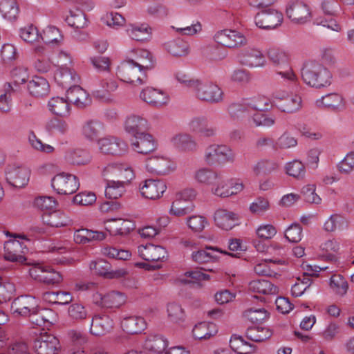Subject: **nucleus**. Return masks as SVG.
<instances>
[{"mask_svg": "<svg viewBox=\"0 0 354 354\" xmlns=\"http://www.w3.org/2000/svg\"><path fill=\"white\" fill-rule=\"evenodd\" d=\"M166 190V183L159 179H147L140 186L141 195L151 200L160 198Z\"/></svg>", "mask_w": 354, "mask_h": 354, "instance_id": "4be33fe9", "label": "nucleus"}, {"mask_svg": "<svg viewBox=\"0 0 354 354\" xmlns=\"http://www.w3.org/2000/svg\"><path fill=\"white\" fill-rule=\"evenodd\" d=\"M43 299L53 304L66 305L72 301L73 296L66 291L46 292L43 295Z\"/></svg>", "mask_w": 354, "mask_h": 354, "instance_id": "5fc2aeb1", "label": "nucleus"}, {"mask_svg": "<svg viewBox=\"0 0 354 354\" xmlns=\"http://www.w3.org/2000/svg\"><path fill=\"white\" fill-rule=\"evenodd\" d=\"M100 89L93 92L94 97L104 102H112L113 97L111 93L118 88L117 81L112 77L102 79L100 82Z\"/></svg>", "mask_w": 354, "mask_h": 354, "instance_id": "473e14b6", "label": "nucleus"}, {"mask_svg": "<svg viewBox=\"0 0 354 354\" xmlns=\"http://www.w3.org/2000/svg\"><path fill=\"white\" fill-rule=\"evenodd\" d=\"M188 127L191 131L205 138L214 137L217 134V128L208 125V120L203 115L192 118L188 122Z\"/></svg>", "mask_w": 354, "mask_h": 354, "instance_id": "bb28decb", "label": "nucleus"}, {"mask_svg": "<svg viewBox=\"0 0 354 354\" xmlns=\"http://www.w3.org/2000/svg\"><path fill=\"white\" fill-rule=\"evenodd\" d=\"M88 266L93 274L102 276L106 279H120L125 277L128 274L127 271L122 268L111 270V265L103 259L91 261Z\"/></svg>", "mask_w": 354, "mask_h": 354, "instance_id": "dca6fc26", "label": "nucleus"}, {"mask_svg": "<svg viewBox=\"0 0 354 354\" xmlns=\"http://www.w3.org/2000/svg\"><path fill=\"white\" fill-rule=\"evenodd\" d=\"M281 12L273 8H268L259 12L254 21L257 26L262 29H274L280 26L283 21Z\"/></svg>", "mask_w": 354, "mask_h": 354, "instance_id": "aec40b11", "label": "nucleus"}, {"mask_svg": "<svg viewBox=\"0 0 354 354\" xmlns=\"http://www.w3.org/2000/svg\"><path fill=\"white\" fill-rule=\"evenodd\" d=\"M106 230L111 235L125 236L135 229V223L129 219L121 218L108 219L105 222Z\"/></svg>", "mask_w": 354, "mask_h": 354, "instance_id": "cd10ccee", "label": "nucleus"}, {"mask_svg": "<svg viewBox=\"0 0 354 354\" xmlns=\"http://www.w3.org/2000/svg\"><path fill=\"white\" fill-rule=\"evenodd\" d=\"M167 317L174 324H181L185 320V313L182 306L176 302H170L167 305Z\"/></svg>", "mask_w": 354, "mask_h": 354, "instance_id": "e2e57ef3", "label": "nucleus"}, {"mask_svg": "<svg viewBox=\"0 0 354 354\" xmlns=\"http://www.w3.org/2000/svg\"><path fill=\"white\" fill-rule=\"evenodd\" d=\"M165 49L174 56H184L188 54L189 44L181 39L170 40L165 44Z\"/></svg>", "mask_w": 354, "mask_h": 354, "instance_id": "4d7b16f0", "label": "nucleus"}, {"mask_svg": "<svg viewBox=\"0 0 354 354\" xmlns=\"http://www.w3.org/2000/svg\"><path fill=\"white\" fill-rule=\"evenodd\" d=\"M34 68L41 73H46L52 68V62L46 56V48L44 44H37L32 49Z\"/></svg>", "mask_w": 354, "mask_h": 354, "instance_id": "2f4dec72", "label": "nucleus"}, {"mask_svg": "<svg viewBox=\"0 0 354 354\" xmlns=\"http://www.w3.org/2000/svg\"><path fill=\"white\" fill-rule=\"evenodd\" d=\"M136 62L144 71L151 68L155 60L151 52L146 49H136L134 50Z\"/></svg>", "mask_w": 354, "mask_h": 354, "instance_id": "774afa93", "label": "nucleus"}, {"mask_svg": "<svg viewBox=\"0 0 354 354\" xmlns=\"http://www.w3.org/2000/svg\"><path fill=\"white\" fill-rule=\"evenodd\" d=\"M206 249L208 250H201L192 254V260L198 263H205L209 262H216L218 260V254H229L225 251H223L217 248L207 247ZM232 257H237L230 254Z\"/></svg>", "mask_w": 354, "mask_h": 354, "instance_id": "a19ab883", "label": "nucleus"}, {"mask_svg": "<svg viewBox=\"0 0 354 354\" xmlns=\"http://www.w3.org/2000/svg\"><path fill=\"white\" fill-rule=\"evenodd\" d=\"M101 176L106 181L131 182L135 174L131 166L124 162H110L101 169Z\"/></svg>", "mask_w": 354, "mask_h": 354, "instance_id": "20e7f679", "label": "nucleus"}, {"mask_svg": "<svg viewBox=\"0 0 354 354\" xmlns=\"http://www.w3.org/2000/svg\"><path fill=\"white\" fill-rule=\"evenodd\" d=\"M301 76L307 86L317 89L330 86L333 77L326 66L315 60H308L304 63L301 68Z\"/></svg>", "mask_w": 354, "mask_h": 354, "instance_id": "f257e3e1", "label": "nucleus"}, {"mask_svg": "<svg viewBox=\"0 0 354 354\" xmlns=\"http://www.w3.org/2000/svg\"><path fill=\"white\" fill-rule=\"evenodd\" d=\"M138 254L147 261H164L167 257V252L161 245L147 243L138 247Z\"/></svg>", "mask_w": 354, "mask_h": 354, "instance_id": "b1692460", "label": "nucleus"}, {"mask_svg": "<svg viewBox=\"0 0 354 354\" xmlns=\"http://www.w3.org/2000/svg\"><path fill=\"white\" fill-rule=\"evenodd\" d=\"M214 41L219 46L236 49L245 46L248 43L247 37L241 32L234 29H223L214 35Z\"/></svg>", "mask_w": 354, "mask_h": 354, "instance_id": "9d476101", "label": "nucleus"}, {"mask_svg": "<svg viewBox=\"0 0 354 354\" xmlns=\"http://www.w3.org/2000/svg\"><path fill=\"white\" fill-rule=\"evenodd\" d=\"M30 93L35 97H43L48 94L50 85L48 82L42 77L35 76L28 84Z\"/></svg>", "mask_w": 354, "mask_h": 354, "instance_id": "8fccbe9b", "label": "nucleus"}, {"mask_svg": "<svg viewBox=\"0 0 354 354\" xmlns=\"http://www.w3.org/2000/svg\"><path fill=\"white\" fill-rule=\"evenodd\" d=\"M194 93L198 100L212 104L220 103L224 100L222 88L216 83L208 80L199 79Z\"/></svg>", "mask_w": 354, "mask_h": 354, "instance_id": "6e6552de", "label": "nucleus"}, {"mask_svg": "<svg viewBox=\"0 0 354 354\" xmlns=\"http://www.w3.org/2000/svg\"><path fill=\"white\" fill-rule=\"evenodd\" d=\"M168 346L167 339L162 335L150 334L144 343V348L153 353H162Z\"/></svg>", "mask_w": 354, "mask_h": 354, "instance_id": "de8ad7c7", "label": "nucleus"}, {"mask_svg": "<svg viewBox=\"0 0 354 354\" xmlns=\"http://www.w3.org/2000/svg\"><path fill=\"white\" fill-rule=\"evenodd\" d=\"M267 54L270 62L275 66H282L288 64L290 61L288 52L279 48H270L268 49Z\"/></svg>", "mask_w": 354, "mask_h": 354, "instance_id": "0e129e2a", "label": "nucleus"}, {"mask_svg": "<svg viewBox=\"0 0 354 354\" xmlns=\"http://www.w3.org/2000/svg\"><path fill=\"white\" fill-rule=\"evenodd\" d=\"M140 98L151 106L158 109L167 106L170 101L169 95L166 91L151 86L141 91Z\"/></svg>", "mask_w": 354, "mask_h": 354, "instance_id": "f3484780", "label": "nucleus"}, {"mask_svg": "<svg viewBox=\"0 0 354 354\" xmlns=\"http://www.w3.org/2000/svg\"><path fill=\"white\" fill-rule=\"evenodd\" d=\"M127 297L122 292L111 291L105 295L95 292L93 295V303L102 308H118L126 302Z\"/></svg>", "mask_w": 354, "mask_h": 354, "instance_id": "6ab92c4d", "label": "nucleus"}, {"mask_svg": "<svg viewBox=\"0 0 354 354\" xmlns=\"http://www.w3.org/2000/svg\"><path fill=\"white\" fill-rule=\"evenodd\" d=\"M125 31L131 39L138 41L149 40L152 33L151 28L146 23L129 24Z\"/></svg>", "mask_w": 354, "mask_h": 354, "instance_id": "e433bc0d", "label": "nucleus"}, {"mask_svg": "<svg viewBox=\"0 0 354 354\" xmlns=\"http://www.w3.org/2000/svg\"><path fill=\"white\" fill-rule=\"evenodd\" d=\"M15 91L11 83H6L0 88V111L8 113L12 108L11 95Z\"/></svg>", "mask_w": 354, "mask_h": 354, "instance_id": "bf43d9fd", "label": "nucleus"}, {"mask_svg": "<svg viewBox=\"0 0 354 354\" xmlns=\"http://www.w3.org/2000/svg\"><path fill=\"white\" fill-rule=\"evenodd\" d=\"M27 241L24 236H15L4 243V258L10 261L23 263L26 261L24 257L28 251L25 244Z\"/></svg>", "mask_w": 354, "mask_h": 354, "instance_id": "ddd939ff", "label": "nucleus"}, {"mask_svg": "<svg viewBox=\"0 0 354 354\" xmlns=\"http://www.w3.org/2000/svg\"><path fill=\"white\" fill-rule=\"evenodd\" d=\"M131 147L138 153L147 154L157 149V144L152 135L145 132L133 136Z\"/></svg>", "mask_w": 354, "mask_h": 354, "instance_id": "a878e982", "label": "nucleus"}, {"mask_svg": "<svg viewBox=\"0 0 354 354\" xmlns=\"http://www.w3.org/2000/svg\"><path fill=\"white\" fill-rule=\"evenodd\" d=\"M48 107L53 114L61 118H66L71 113V105L66 97H51L48 102Z\"/></svg>", "mask_w": 354, "mask_h": 354, "instance_id": "c03bdc74", "label": "nucleus"}, {"mask_svg": "<svg viewBox=\"0 0 354 354\" xmlns=\"http://www.w3.org/2000/svg\"><path fill=\"white\" fill-rule=\"evenodd\" d=\"M33 347L37 354H57L60 344L55 335L45 333L35 339Z\"/></svg>", "mask_w": 354, "mask_h": 354, "instance_id": "412c9836", "label": "nucleus"}, {"mask_svg": "<svg viewBox=\"0 0 354 354\" xmlns=\"http://www.w3.org/2000/svg\"><path fill=\"white\" fill-rule=\"evenodd\" d=\"M144 318L138 316L124 317L121 320V328L128 334H137L141 333L146 328Z\"/></svg>", "mask_w": 354, "mask_h": 354, "instance_id": "a18cd8bd", "label": "nucleus"}, {"mask_svg": "<svg viewBox=\"0 0 354 354\" xmlns=\"http://www.w3.org/2000/svg\"><path fill=\"white\" fill-rule=\"evenodd\" d=\"M105 239V234L100 231H93L81 228L74 232L73 240L77 244H86L93 241H101Z\"/></svg>", "mask_w": 354, "mask_h": 354, "instance_id": "49530a36", "label": "nucleus"}, {"mask_svg": "<svg viewBox=\"0 0 354 354\" xmlns=\"http://www.w3.org/2000/svg\"><path fill=\"white\" fill-rule=\"evenodd\" d=\"M66 98L78 108H84L91 102L87 92L77 84L67 90Z\"/></svg>", "mask_w": 354, "mask_h": 354, "instance_id": "79ce46f5", "label": "nucleus"}, {"mask_svg": "<svg viewBox=\"0 0 354 354\" xmlns=\"http://www.w3.org/2000/svg\"><path fill=\"white\" fill-rule=\"evenodd\" d=\"M19 14V8L15 0H1L0 15L6 20L15 21Z\"/></svg>", "mask_w": 354, "mask_h": 354, "instance_id": "3c124183", "label": "nucleus"}, {"mask_svg": "<svg viewBox=\"0 0 354 354\" xmlns=\"http://www.w3.org/2000/svg\"><path fill=\"white\" fill-rule=\"evenodd\" d=\"M104 131V124L97 119L86 120L82 125L81 134L90 142L96 141L99 136Z\"/></svg>", "mask_w": 354, "mask_h": 354, "instance_id": "f704fd0d", "label": "nucleus"}, {"mask_svg": "<svg viewBox=\"0 0 354 354\" xmlns=\"http://www.w3.org/2000/svg\"><path fill=\"white\" fill-rule=\"evenodd\" d=\"M231 348L239 354H250L255 351L254 344L244 340L242 337L233 335L230 340Z\"/></svg>", "mask_w": 354, "mask_h": 354, "instance_id": "052dcab7", "label": "nucleus"}, {"mask_svg": "<svg viewBox=\"0 0 354 354\" xmlns=\"http://www.w3.org/2000/svg\"><path fill=\"white\" fill-rule=\"evenodd\" d=\"M218 332L216 325L213 322H203L196 324L192 330V335L197 339H207Z\"/></svg>", "mask_w": 354, "mask_h": 354, "instance_id": "09e8293b", "label": "nucleus"}, {"mask_svg": "<svg viewBox=\"0 0 354 354\" xmlns=\"http://www.w3.org/2000/svg\"><path fill=\"white\" fill-rule=\"evenodd\" d=\"M114 326V322L106 314H95L91 320L90 333L95 336L104 335L109 333Z\"/></svg>", "mask_w": 354, "mask_h": 354, "instance_id": "c85d7f7f", "label": "nucleus"}, {"mask_svg": "<svg viewBox=\"0 0 354 354\" xmlns=\"http://www.w3.org/2000/svg\"><path fill=\"white\" fill-rule=\"evenodd\" d=\"M6 179L7 183L16 188H24L28 185L31 170L24 165L13 163L6 167Z\"/></svg>", "mask_w": 354, "mask_h": 354, "instance_id": "f8f14e48", "label": "nucleus"}, {"mask_svg": "<svg viewBox=\"0 0 354 354\" xmlns=\"http://www.w3.org/2000/svg\"><path fill=\"white\" fill-rule=\"evenodd\" d=\"M256 111L248 118V124L251 127L269 129L276 123V117L272 114Z\"/></svg>", "mask_w": 354, "mask_h": 354, "instance_id": "37998d69", "label": "nucleus"}, {"mask_svg": "<svg viewBox=\"0 0 354 354\" xmlns=\"http://www.w3.org/2000/svg\"><path fill=\"white\" fill-rule=\"evenodd\" d=\"M42 221L44 224L52 227H66L72 223V220L70 217L61 210H55L44 214Z\"/></svg>", "mask_w": 354, "mask_h": 354, "instance_id": "58836bf2", "label": "nucleus"}, {"mask_svg": "<svg viewBox=\"0 0 354 354\" xmlns=\"http://www.w3.org/2000/svg\"><path fill=\"white\" fill-rule=\"evenodd\" d=\"M19 34L21 39L28 44H37L41 41V34L37 28L32 24L21 28Z\"/></svg>", "mask_w": 354, "mask_h": 354, "instance_id": "680f3d73", "label": "nucleus"}, {"mask_svg": "<svg viewBox=\"0 0 354 354\" xmlns=\"http://www.w3.org/2000/svg\"><path fill=\"white\" fill-rule=\"evenodd\" d=\"M41 34V41L47 45L59 46L63 43L64 36L59 29L54 26H48Z\"/></svg>", "mask_w": 354, "mask_h": 354, "instance_id": "864d4df0", "label": "nucleus"}, {"mask_svg": "<svg viewBox=\"0 0 354 354\" xmlns=\"http://www.w3.org/2000/svg\"><path fill=\"white\" fill-rule=\"evenodd\" d=\"M214 221L219 228L230 230L237 225L239 216L234 212L226 209H218L214 214Z\"/></svg>", "mask_w": 354, "mask_h": 354, "instance_id": "7c9ffc66", "label": "nucleus"}, {"mask_svg": "<svg viewBox=\"0 0 354 354\" xmlns=\"http://www.w3.org/2000/svg\"><path fill=\"white\" fill-rule=\"evenodd\" d=\"M171 145L179 152L194 153L198 149L195 138L188 133H178L171 138Z\"/></svg>", "mask_w": 354, "mask_h": 354, "instance_id": "393cba45", "label": "nucleus"}, {"mask_svg": "<svg viewBox=\"0 0 354 354\" xmlns=\"http://www.w3.org/2000/svg\"><path fill=\"white\" fill-rule=\"evenodd\" d=\"M276 107L281 112L295 113L299 111L303 106L302 97L299 94H283L277 93L274 95Z\"/></svg>", "mask_w": 354, "mask_h": 354, "instance_id": "2eb2a0df", "label": "nucleus"}, {"mask_svg": "<svg viewBox=\"0 0 354 354\" xmlns=\"http://www.w3.org/2000/svg\"><path fill=\"white\" fill-rule=\"evenodd\" d=\"M348 225V221L344 216L339 214H333L324 223V227L327 232H334L336 230L346 229Z\"/></svg>", "mask_w": 354, "mask_h": 354, "instance_id": "338daca9", "label": "nucleus"}, {"mask_svg": "<svg viewBox=\"0 0 354 354\" xmlns=\"http://www.w3.org/2000/svg\"><path fill=\"white\" fill-rule=\"evenodd\" d=\"M145 168L151 174L167 176L176 171L177 164L169 157L157 154L146 159Z\"/></svg>", "mask_w": 354, "mask_h": 354, "instance_id": "1a4fd4ad", "label": "nucleus"}, {"mask_svg": "<svg viewBox=\"0 0 354 354\" xmlns=\"http://www.w3.org/2000/svg\"><path fill=\"white\" fill-rule=\"evenodd\" d=\"M56 83L63 88H71L77 84L80 77L74 68H58L54 75Z\"/></svg>", "mask_w": 354, "mask_h": 354, "instance_id": "c756f323", "label": "nucleus"}, {"mask_svg": "<svg viewBox=\"0 0 354 354\" xmlns=\"http://www.w3.org/2000/svg\"><path fill=\"white\" fill-rule=\"evenodd\" d=\"M65 161L72 165H86L91 162L92 156L91 153L82 148L68 149L64 154Z\"/></svg>", "mask_w": 354, "mask_h": 354, "instance_id": "c9c22d12", "label": "nucleus"}, {"mask_svg": "<svg viewBox=\"0 0 354 354\" xmlns=\"http://www.w3.org/2000/svg\"><path fill=\"white\" fill-rule=\"evenodd\" d=\"M268 99L259 97L243 99L239 102L231 103L227 109L230 118L234 121L248 123V118L251 115L250 111H263L269 106Z\"/></svg>", "mask_w": 354, "mask_h": 354, "instance_id": "f03ea898", "label": "nucleus"}, {"mask_svg": "<svg viewBox=\"0 0 354 354\" xmlns=\"http://www.w3.org/2000/svg\"><path fill=\"white\" fill-rule=\"evenodd\" d=\"M66 21L68 26L74 28H84L88 24L84 13L79 10H70L69 15L66 17Z\"/></svg>", "mask_w": 354, "mask_h": 354, "instance_id": "69168bd1", "label": "nucleus"}, {"mask_svg": "<svg viewBox=\"0 0 354 354\" xmlns=\"http://www.w3.org/2000/svg\"><path fill=\"white\" fill-rule=\"evenodd\" d=\"M204 162L209 166L232 163L235 160L236 154L226 145L213 143L209 145L204 150L203 155Z\"/></svg>", "mask_w": 354, "mask_h": 354, "instance_id": "7ed1b4c3", "label": "nucleus"}, {"mask_svg": "<svg viewBox=\"0 0 354 354\" xmlns=\"http://www.w3.org/2000/svg\"><path fill=\"white\" fill-rule=\"evenodd\" d=\"M96 144L99 152L106 156L121 157L129 151L127 142L114 136L109 135L98 138Z\"/></svg>", "mask_w": 354, "mask_h": 354, "instance_id": "0eeeda50", "label": "nucleus"}, {"mask_svg": "<svg viewBox=\"0 0 354 354\" xmlns=\"http://www.w3.org/2000/svg\"><path fill=\"white\" fill-rule=\"evenodd\" d=\"M195 197L196 191L193 189H185L178 192L171 204L169 214L176 217H183L192 213L195 209L192 201Z\"/></svg>", "mask_w": 354, "mask_h": 354, "instance_id": "423d86ee", "label": "nucleus"}, {"mask_svg": "<svg viewBox=\"0 0 354 354\" xmlns=\"http://www.w3.org/2000/svg\"><path fill=\"white\" fill-rule=\"evenodd\" d=\"M220 178V172L209 167H201L193 174V179L199 185L211 187Z\"/></svg>", "mask_w": 354, "mask_h": 354, "instance_id": "4c0bfd02", "label": "nucleus"}, {"mask_svg": "<svg viewBox=\"0 0 354 354\" xmlns=\"http://www.w3.org/2000/svg\"><path fill=\"white\" fill-rule=\"evenodd\" d=\"M286 15L292 22L297 24H305L309 22L313 17L310 6L302 1L289 4L286 8Z\"/></svg>", "mask_w": 354, "mask_h": 354, "instance_id": "a211bd4d", "label": "nucleus"}, {"mask_svg": "<svg viewBox=\"0 0 354 354\" xmlns=\"http://www.w3.org/2000/svg\"><path fill=\"white\" fill-rule=\"evenodd\" d=\"M317 107L324 106L333 111H342L346 109V100L337 93H331L317 99L315 101Z\"/></svg>", "mask_w": 354, "mask_h": 354, "instance_id": "72a5a7b5", "label": "nucleus"}, {"mask_svg": "<svg viewBox=\"0 0 354 354\" xmlns=\"http://www.w3.org/2000/svg\"><path fill=\"white\" fill-rule=\"evenodd\" d=\"M51 187L58 194H72L79 189L80 183L75 175L62 172L52 178Z\"/></svg>", "mask_w": 354, "mask_h": 354, "instance_id": "4468645a", "label": "nucleus"}, {"mask_svg": "<svg viewBox=\"0 0 354 354\" xmlns=\"http://www.w3.org/2000/svg\"><path fill=\"white\" fill-rule=\"evenodd\" d=\"M37 305V300L35 297L21 295L14 299L11 310L15 315L26 317L35 311Z\"/></svg>", "mask_w": 354, "mask_h": 354, "instance_id": "5701e85b", "label": "nucleus"}, {"mask_svg": "<svg viewBox=\"0 0 354 354\" xmlns=\"http://www.w3.org/2000/svg\"><path fill=\"white\" fill-rule=\"evenodd\" d=\"M249 289L253 292L265 295H277L279 291L277 286L264 279L252 281L249 283Z\"/></svg>", "mask_w": 354, "mask_h": 354, "instance_id": "603ef678", "label": "nucleus"}, {"mask_svg": "<svg viewBox=\"0 0 354 354\" xmlns=\"http://www.w3.org/2000/svg\"><path fill=\"white\" fill-rule=\"evenodd\" d=\"M130 182H121L109 180L105 189V196L110 199H117L121 197L125 192V188Z\"/></svg>", "mask_w": 354, "mask_h": 354, "instance_id": "6e6d98bb", "label": "nucleus"}, {"mask_svg": "<svg viewBox=\"0 0 354 354\" xmlns=\"http://www.w3.org/2000/svg\"><path fill=\"white\" fill-rule=\"evenodd\" d=\"M237 62L242 66L250 68H263L267 64L266 56L262 50L250 46L239 51L236 55Z\"/></svg>", "mask_w": 354, "mask_h": 354, "instance_id": "9b49d317", "label": "nucleus"}, {"mask_svg": "<svg viewBox=\"0 0 354 354\" xmlns=\"http://www.w3.org/2000/svg\"><path fill=\"white\" fill-rule=\"evenodd\" d=\"M116 75L120 81L136 86L146 82L145 71L132 59L122 62L117 68Z\"/></svg>", "mask_w": 354, "mask_h": 354, "instance_id": "39448f33", "label": "nucleus"}, {"mask_svg": "<svg viewBox=\"0 0 354 354\" xmlns=\"http://www.w3.org/2000/svg\"><path fill=\"white\" fill-rule=\"evenodd\" d=\"M149 128L147 120L138 115H131L125 121V131L133 136L145 133Z\"/></svg>", "mask_w": 354, "mask_h": 354, "instance_id": "ea45409f", "label": "nucleus"}, {"mask_svg": "<svg viewBox=\"0 0 354 354\" xmlns=\"http://www.w3.org/2000/svg\"><path fill=\"white\" fill-rule=\"evenodd\" d=\"M185 224L188 228L195 233L202 232L209 223L207 218L201 214H194L185 218Z\"/></svg>", "mask_w": 354, "mask_h": 354, "instance_id": "13d9d810", "label": "nucleus"}]
</instances>
